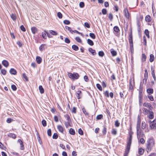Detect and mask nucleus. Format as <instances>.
Here are the masks:
<instances>
[{"instance_id": "f257e3e1", "label": "nucleus", "mask_w": 156, "mask_h": 156, "mask_svg": "<svg viewBox=\"0 0 156 156\" xmlns=\"http://www.w3.org/2000/svg\"><path fill=\"white\" fill-rule=\"evenodd\" d=\"M154 145V141L152 138H149L146 143V149L147 152H150Z\"/></svg>"}, {"instance_id": "f03ea898", "label": "nucleus", "mask_w": 156, "mask_h": 156, "mask_svg": "<svg viewBox=\"0 0 156 156\" xmlns=\"http://www.w3.org/2000/svg\"><path fill=\"white\" fill-rule=\"evenodd\" d=\"M133 133H129V137L128 140V141L127 143V144L126 146V149L125 150V152L124 153V156H127L128 154H129V151L130 146L132 143Z\"/></svg>"}, {"instance_id": "7ed1b4c3", "label": "nucleus", "mask_w": 156, "mask_h": 156, "mask_svg": "<svg viewBox=\"0 0 156 156\" xmlns=\"http://www.w3.org/2000/svg\"><path fill=\"white\" fill-rule=\"evenodd\" d=\"M68 76L70 79L73 80L78 79L80 77L79 74L76 73H68Z\"/></svg>"}, {"instance_id": "20e7f679", "label": "nucleus", "mask_w": 156, "mask_h": 156, "mask_svg": "<svg viewBox=\"0 0 156 156\" xmlns=\"http://www.w3.org/2000/svg\"><path fill=\"white\" fill-rule=\"evenodd\" d=\"M142 90H139V103L140 106H141L143 101V94Z\"/></svg>"}, {"instance_id": "39448f33", "label": "nucleus", "mask_w": 156, "mask_h": 156, "mask_svg": "<svg viewBox=\"0 0 156 156\" xmlns=\"http://www.w3.org/2000/svg\"><path fill=\"white\" fill-rule=\"evenodd\" d=\"M140 124H141V119H140V115H138V120H137V123L136 128L137 135H138V131H139V130L140 128Z\"/></svg>"}, {"instance_id": "423d86ee", "label": "nucleus", "mask_w": 156, "mask_h": 156, "mask_svg": "<svg viewBox=\"0 0 156 156\" xmlns=\"http://www.w3.org/2000/svg\"><path fill=\"white\" fill-rule=\"evenodd\" d=\"M151 74L154 79V80L155 81L156 80V78L154 73V66H151Z\"/></svg>"}, {"instance_id": "0eeeda50", "label": "nucleus", "mask_w": 156, "mask_h": 156, "mask_svg": "<svg viewBox=\"0 0 156 156\" xmlns=\"http://www.w3.org/2000/svg\"><path fill=\"white\" fill-rule=\"evenodd\" d=\"M156 125V120H154L150 123V126L151 129H155Z\"/></svg>"}, {"instance_id": "6e6552de", "label": "nucleus", "mask_w": 156, "mask_h": 156, "mask_svg": "<svg viewBox=\"0 0 156 156\" xmlns=\"http://www.w3.org/2000/svg\"><path fill=\"white\" fill-rule=\"evenodd\" d=\"M124 15H125L126 18L127 19H129V14L128 9L127 8H125L124 9Z\"/></svg>"}, {"instance_id": "1a4fd4ad", "label": "nucleus", "mask_w": 156, "mask_h": 156, "mask_svg": "<svg viewBox=\"0 0 156 156\" xmlns=\"http://www.w3.org/2000/svg\"><path fill=\"white\" fill-rule=\"evenodd\" d=\"M18 142L19 143L20 145V149L21 150H24V147L23 141L20 139H19L18 140Z\"/></svg>"}, {"instance_id": "9d476101", "label": "nucleus", "mask_w": 156, "mask_h": 156, "mask_svg": "<svg viewBox=\"0 0 156 156\" xmlns=\"http://www.w3.org/2000/svg\"><path fill=\"white\" fill-rule=\"evenodd\" d=\"M76 96L78 99L81 98L82 97L81 91L80 90H78L76 92Z\"/></svg>"}, {"instance_id": "9b49d317", "label": "nucleus", "mask_w": 156, "mask_h": 156, "mask_svg": "<svg viewBox=\"0 0 156 156\" xmlns=\"http://www.w3.org/2000/svg\"><path fill=\"white\" fill-rule=\"evenodd\" d=\"M129 41L130 42H133V36H132V29H131L130 32L129 33Z\"/></svg>"}, {"instance_id": "f8f14e48", "label": "nucleus", "mask_w": 156, "mask_h": 156, "mask_svg": "<svg viewBox=\"0 0 156 156\" xmlns=\"http://www.w3.org/2000/svg\"><path fill=\"white\" fill-rule=\"evenodd\" d=\"M31 30L32 33L34 34L38 31V29L35 27H32Z\"/></svg>"}, {"instance_id": "ddd939ff", "label": "nucleus", "mask_w": 156, "mask_h": 156, "mask_svg": "<svg viewBox=\"0 0 156 156\" xmlns=\"http://www.w3.org/2000/svg\"><path fill=\"white\" fill-rule=\"evenodd\" d=\"M2 64L6 67H7L9 65L8 62L5 60H3L2 62Z\"/></svg>"}, {"instance_id": "4468645a", "label": "nucleus", "mask_w": 156, "mask_h": 156, "mask_svg": "<svg viewBox=\"0 0 156 156\" xmlns=\"http://www.w3.org/2000/svg\"><path fill=\"white\" fill-rule=\"evenodd\" d=\"M10 74L15 75L17 73L16 71L13 68H11L9 71Z\"/></svg>"}, {"instance_id": "2eb2a0df", "label": "nucleus", "mask_w": 156, "mask_h": 156, "mask_svg": "<svg viewBox=\"0 0 156 156\" xmlns=\"http://www.w3.org/2000/svg\"><path fill=\"white\" fill-rule=\"evenodd\" d=\"M112 56H114L117 55V52L114 49L112 48L110 50Z\"/></svg>"}, {"instance_id": "dca6fc26", "label": "nucleus", "mask_w": 156, "mask_h": 156, "mask_svg": "<svg viewBox=\"0 0 156 156\" xmlns=\"http://www.w3.org/2000/svg\"><path fill=\"white\" fill-rule=\"evenodd\" d=\"M89 51L93 55H95L96 52L95 50L91 48H90L88 49Z\"/></svg>"}, {"instance_id": "f3484780", "label": "nucleus", "mask_w": 156, "mask_h": 156, "mask_svg": "<svg viewBox=\"0 0 156 156\" xmlns=\"http://www.w3.org/2000/svg\"><path fill=\"white\" fill-rule=\"evenodd\" d=\"M8 136L9 137H11L13 139H15L16 137V135L12 133H9L8 134Z\"/></svg>"}, {"instance_id": "a211bd4d", "label": "nucleus", "mask_w": 156, "mask_h": 156, "mask_svg": "<svg viewBox=\"0 0 156 156\" xmlns=\"http://www.w3.org/2000/svg\"><path fill=\"white\" fill-rule=\"evenodd\" d=\"M150 114L148 115V118L150 119H152L154 118V113L152 111L149 112Z\"/></svg>"}, {"instance_id": "6ab92c4d", "label": "nucleus", "mask_w": 156, "mask_h": 156, "mask_svg": "<svg viewBox=\"0 0 156 156\" xmlns=\"http://www.w3.org/2000/svg\"><path fill=\"white\" fill-rule=\"evenodd\" d=\"M36 61L38 64H40L41 62L42 59L39 56H37L36 58Z\"/></svg>"}, {"instance_id": "aec40b11", "label": "nucleus", "mask_w": 156, "mask_h": 156, "mask_svg": "<svg viewBox=\"0 0 156 156\" xmlns=\"http://www.w3.org/2000/svg\"><path fill=\"white\" fill-rule=\"evenodd\" d=\"M57 128L58 130L61 133H63V129L61 125H58L57 126Z\"/></svg>"}, {"instance_id": "412c9836", "label": "nucleus", "mask_w": 156, "mask_h": 156, "mask_svg": "<svg viewBox=\"0 0 156 156\" xmlns=\"http://www.w3.org/2000/svg\"><path fill=\"white\" fill-rule=\"evenodd\" d=\"M87 43L90 46H93L94 44L93 41L89 39H88L87 40Z\"/></svg>"}, {"instance_id": "4be33fe9", "label": "nucleus", "mask_w": 156, "mask_h": 156, "mask_svg": "<svg viewBox=\"0 0 156 156\" xmlns=\"http://www.w3.org/2000/svg\"><path fill=\"white\" fill-rule=\"evenodd\" d=\"M39 89L40 90V93L41 94H43L44 92V90L42 86L40 85L39 87Z\"/></svg>"}, {"instance_id": "5701e85b", "label": "nucleus", "mask_w": 156, "mask_h": 156, "mask_svg": "<svg viewBox=\"0 0 156 156\" xmlns=\"http://www.w3.org/2000/svg\"><path fill=\"white\" fill-rule=\"evenodd\" d=\"M82 111L85 115L86 116H88L89 115V113L86 110L84 107L82 108Z\"/></svg>"}, {"instance_id": "b1692460", "label": "nucleus", "mask_w": 156, "mask_h": 156, "mask_svg": "<svg viewBox=\"0 0 156 156\" xmlns=\"http://www.w3.org/2000/svg\"><path fill=\"white\" fill-rule=\"evenodd\" d=\"M111 133L114 136L116 135L117 134V129L115 128L112 129Z\"/></svg>"}, {"instance_id": "393cba45", "label": "nucleus", "mask_w": 156, "mask_h": 156, "mask_svg": "<svg viewBox=\"0 0 156 156\" xmlns=\"http://www.w3.org/2000/svg\"><path fill=\"white\" fill-rule=\"evenodd\" d=\"M69 133L70 134L72 135H74L75 134V132L74 130L72 129V128H71L69 130Z\"/></svg>"}, {"instance_id": "a878e982", "label": "nucleus", "mask_w": 156, "mask_h": 156, "mask_svg": "<svg viewBox=\"0 0 156 156\" xmlns=\"http://www.w3.org/2000/svg\"><path fill=\"white\" fill-rule=\"evenodd\" d=\"M154 56L153 54H151L150 55L149 61L150 62H152L154 60Z\"/></svg>"}, {"instance_id": "bb28decb", "label": "nucleus", "mask_w": 156, "mask_h": 156, "mask_svg": "<svg viewBox=\"0 0 156 156\" xmlns=\"http://www.w3.org/2000/svg\"><path fill=\"white\" fill-rule=\"evenodd\" d=\"M72 48L73 50L75 51H77L79 50L78 47L77 45L74 44L72 45Z\"/></svg>"}, {"instance_id": "cd10ccee", "label": "nucleus", "mask_w": 156, "mask_h": 156, "mask_svg": "<svg viewBox=\"0 0 156 156\" xmlns=\"http://www.w3.org/2000/svg\"><path fill=\"white\" fill-rule=\"evenodd\" d=\"M144 150L141 148L139 149L138 152L140 155H142L144 153Z\"/></svg>"}, {"instance_id": "c85d7f7f", "label": "nucleus", "mask_w": 156, "mask_h": 156, "mask_svg": "<svg viewBox=\"0 0 156 156\" xmlns=\"http://www.w3.org/2000/svg\"><path fill=\"white\" fill-rule=\"evenodd\" d=\"M144 34L147 36V37L148 38H149L150 37L149 35V32L148 30L147 29H146L144 30Z\"/></svg>"}, {"instance_id": "c756f323", "label": "nucleus", "mask_w": 156, "mask_h": 156, "mask_svg": "<svg viewBox=\"0 0 156 156\" xmlns=\"http://www.w3.org/2000/svg\"><path fill=\"white\" fill-rule=\"evenodd\" d=\"M113 29L117 33L119 32L120 31L119 27L117 26L114 27Z\"/></svg>"}, {"instance_id": "7c9ffc66", "label": "nucleus", "mask_w": 156, "mask_h": 156, "mask_svg": "<svg viewBox=\"0 0 156 156\" xmlns=\"http://www.w3.org/2000/svg\"><path fill=\"white\" fill-rule=\"evenodd\" d=\"M103 115L102 114L98 115L96 117V119L97 120H100L103 119Z\"/></svg>"}, {"instance_id": "2f4dec72", "label": "nucleus", "mask_w": 156, "mask_h": 156, "mask_svg": "<svg viewBox=\"0 0 156 156\" xmlns=\"http://www.w3.org/2000/svg\"><path fill=\"white\" fill-rule=\"evenodd\" d=\"M147 92L148 94H152L153 93V90L152 88H148L147 89Z\"/></svg>"}, {"instance_id": "473e14b6", "label": "nucleus", "mask_w": 156, "mask_h": 156, "mask_svg": "<svg viewBox=\"0 0 156 156\" xmlns=\"http://www.w3.org/2000/svg\"><path fill=\"white\" fill-rule=\"evenodd\" d=\"M107 132V128L105 126H103V129L102 130V133L103 135H105Z\"/></svg>"}, {"instance_id": "72a5a7b5", "label": "nucleus", "mask_w": 156, "mask_h": 156, "mask_svg": "<svg viewBox=\"0 0 156 156\" xmlns=\"http://www.w3.org/2000/svg\"><path fill=\"white\" fill-rule=\"evenodd\" d=\"M65 28L66 30H67L68 31H69L71 33L73 34V30H71V29L70 27L67 26H66Z\"/></svg>"}, {"instance_id": "f704fd0d", "label": "nucleus", "mask_w": 156, "mask_h": 156, "mask_svg": "<svg viewBox=\"0 0 156 156\" xmlns=\"http://www.w3.org/2000/svg\"><path fill=\"white\" fill-rule=\"evenodd\" d=\"M115 125L116 127H119L120 126V123L118 120H116L115 122Z\"/></svg>"}, {"instance_id": "c9c22d12", "label": "nucleus", "mask_w": 156, "mask_h": 156, "mask_svg": "<svg viewBox=\"0 0 156 156\" xmlns=\"http://www.w3.org/2000/svg\"><path fill=\"white\" fill-rule=\"evenodd\" d=\"M146 127V124L144 122H142L141 125V127L143 129H144Z\"/></svg>"}, {"instance_id": "e433bc0d", "label": "nucleus", "mask_w": 156, "mask_h": 156, "mask_svg": "<svg viewBox=\"0 0 156 156\" xmlns=\"http://www.w3.org/2000/svg\"><path fill=\"white\" fill-rule=\"evenodd\" d=\"M143 106L147 107H151V106L150 104L147 103H144L143 104Z\"/></svg>"}, {"instance_id": "4c0bfd02", "label": "nucleus", "mask_w": 156, "mask_h": 156, "mask_svg": "<svg viewBox=\"0 0 156 156\" xmlns=\"http://www.w3.org/2000/svg\"><path fill=\"white\" fill-rule=\"evenodd\" d=\"M96 86L98 89L100 91H102V87L101 85L99 83L96 84Z\"/></svg>"}, {"instance_id": "58836bf2", "label": "nucleus", "mask_w": 156, "mask_h": 156, "mask_svg": "<svg viewBox=\"0 0 156 156\" xmlns=\"http://www.w3.org/2000/svg\"><path fill=\"white\" fill-rule=\"evenodd\" d=\"M50 33L53 35H56L57 34V33L56 31L52 30H50Z\"/></svg>"}, {"instance_id": "ea45409f", "label": "nucleus", "mask_w": 156, "mask_h": 156, "mask_svg": "<svg viewBox=\"0 0 156 156\" xmlns=\"http://www.w3.org/2000/svg\"><path fill=\"white\" fill-rule=\"evenodd\" d=\"M89 36L93 39H95L96 38L95 35L93 33H90Z\"/></svg>"}, {"instance_id": "a19ab883", "label": "nucleus", "mask_w": 156, "mask_h": 156, "mask_svg": "<svg viewBox=\"0 0 156 156\" xmlns=\"http://www.w3.org/2000/svg\"><path fill=\"white\" fill-rule=\"evenodd\" d=\"M75 40L78 43H81L82 42V41L81 39L78 37H76L75 38Z\"/></svg>"}, {"instance_id": "79ce46f5", "label": "nucleus", "mask_w": 156, "mask_h": 156, "mask_svg": "<svg viewBox=\"0 0 156 156\" xmlns=\"http://www.w3.org/2000/svg\"><path fill=\"white\" fill-rule=\"evenodd\" d=\"M45 45V44H42L39 48V50L41 51H42L44 49V47Z\"/></svg>"}, {"instance_id": "37998d69", "label": "nucleus", "mask_w": 156, "mask_h": 156, "mask_svg": "<svg viewBox=\"0 0 156 156\" xmlns=\"http://www.w3.org/2000/svg\"><path fill=\"white\" fill-rule=\"evenodd\" d=\"M148 73L147 70L146 69L145 70V73L144 74V78H148Z\"/></svg>"}, {"instance_id": "c03bdc74", "label": "nucleus", "mask_w": 156, "mask_h": 156, "mask_svg": "<svg viewBox=\"0 0 156 156\" xmlns=\"http://www.w3.org/2000/svg\"><path fill=\"white\" fill-rule=\"evenodd\" d=\"M98 54L99 56L102 57H103L105 54L104 52L102 51H99Z\"/></svg>"}, {"instance_id": "a18cd8bd", "label": "nucleus", "mask_w": 156, "mask_h": 156, "mask_svg": "<svg viewBox=\"0 0 156 156\" xmlns=\"http://www.w3.org/2000/svg\"><path fill=\"white\" fill-rule=\"evenodd\" d=\"M146 60V56L144 54H142V61L144 62Z\"/></svg>"}, {"instance_id": "49530a36", "label": "nucleus", "mask_w": 156, "mask_h": 156, "mask_svg": "<svg viewBox=\"0 0 156 156\" xmlns=\"http://www.w3.org/2000/svg\"><path fill=\"white\" fill-rule=\"evenodd\" d=\"M48 135L49 136H51V129H48L47 130Z\"/></svg>"}, {"instance_id": "de8ad7c7", "label": "nucleus", "mask_w": 156, "mask_h": 156, "mask_svg": "<svg viewBox=\"0 0 156 156\" xmlns=\"http://www.w3.org/2000/svg\"><path fill=\"white\" fill-rule=\"evenodd\" d=\"M65 117L66 119L68 122H69L71 121L70 117L68 115H65Z\"/></svg>"}, {"instance_id": "09e8293b", "label": "nucleus", "mask_w": 156, "mask_h": 156, "mask_svg": "<svg viewBox=\"0 0 156 156\" xmlns=\"http://www.w3.org/2000/svg\"><path fill=\"white\" fill-rule=\"evenodd\" d=\"M148 97L149 99H150V100H151V101H154V99L153 96L152 95L149 94L148 95Z\"/></svg>"}, {"instance_id": "8fccbe9b", "label": "nucleus", "mask_w": 156, "mask_h": 156, "mask_svg": "<svg viewBox=\"0 0 156 156\" xmlns=\"http://www.w3.org/2000/svg\"><path fill=\"white\" fill-rule=\"evenodd\" d=\"M58 137V134L56 133H55L53 135L52 138L54 139H57Z\"/></svg>"}, {"instance_id": "3c124183", "label": "nucleus", "mask_w": 156, "mask_h": 156, "mask_svg": "<svg viewBox=\"0 0 156 156\" xmlns=\"http://www.w3.org/2000/svg\"><path fill=\"white\" fill-rule=\"evenodd\" d=\"M1 73L3 75H5L6 74V71L5 69H2L1 70Z\"/></svg>"}, {"instance_id": "603ef678", "label": "nucleus", "mask_w": 156, "mask_h": 156, "mask_svg": "<svg viewBox=\"0 0 156 156\" xmlns=\"http://www.w3.org/2000/svg\"><path fill=\"white\" fill-rule=\"evenodd\" d=\"M44 32H45L48 37H50V38H51V37H52V36L48 32V31H47V30H44Z\"/></svg>"}, {"instance_id": "864d4df0", "label": "nucleus", "mask_w": 156, "mask_h": 156, "mask_svg": "<svg viewBox=\"0 0 156 156\" xmlns=\"http://www.w3.org/2000/svg\"><path fill=\"white\" fill-rule=\"evenodd\" d=\"M63 23L66 25H69L70 24V22L69 20H64Z\"/></svg>"}, {"instance_id": "5fc2aeb1", "label": "nucleus", "mask_w": 156, "mask_h": 156, "mask_svg": "<svg viewBox=\"0 0 156 156\" xmlns=\"http://www.w3.org/2000/svg\"><path fill=\"white\" fill-rule=\"evenodd\" d=\"M78 132L79 133L80 135H82L83 134V130H82V129L81 128H80L79 129Z\"/></svg>"}, {"instance_id": "6e6d98bb", "label": "nucleus", "mask_w": 156, "mask_h": 156, "mask_svg": "<svg viewBox=\"0 0 156 156\" xmlns=\"http://www.w3.org/2000/svg\"><path fill=\"white\" fill-rule=\"evenodd\" d=\"M129 90H131L132 91L133 90V87L132 85L131 82H130L129 84Z\"/></svg>"}, {"instance_id": "4d7b16f0", "label": "nucleus", "mask_w": 156, "mask_h": 156, "mask_svg": "<svg viewBox=\"0 0 156 156\" xmlns=\"http://www.w3.org/2000/svg\"><path fill=\"white\" fill-rule=\"evenodd\" d=\"M65 42L66 43L69 44L70 43V40L68 38H66L65 39Z\"/></svg>"}, {"instance_id": "13d9d810", "label": "nucleus", "mask_w": 156, "mask_h": 156, "mask_svg": "<svg viewBox=\"0 0 156 156\" xmlns=\"http://www.w3.org/2000/svg\"><path fill=\"white\" fill-rule=\"evenodd\" d=\"M42 123L43 126H46V125H47L46 122V121L45 120H44L43 119L42 120Z\"/></svg>"}, {"instance_id": "bf43d9fd", "label": "nucleus", "mask_w": 156, "mask_h": 156, "mask_svg": "<svg viewBox=\"0 0 156 156\" xmlns=\"http://www.w3.org/2000/svg\"><path fill=\"white\" fill-rule=\"evenodd\" d=\"M11 88L14 91L16 90L17 89L16 86L14 85H12Z\"/></svg>"}, {"instance_id": "052dcab7", "label": "nucleus", "mask_w": 156, "mask_h": 156, "mask_svg": "<svg viewBox=\"0 0 156 156\" xmlns=\"http://www.w3.org/2000/svg\"><path fill=\"white\" fill-rule=\"evenodd\" d=\"M46 34L45 32H44V33L43 32L42 33V36L44 39H46L47 38Z\"/></svg>"}, {"instance_id": "680f3d73", "label": "nucleus", "mask_w": 156, "mask_h": 156, "mask_svg": "<svg viewBox=\"0 0 156 156\" xmlns=\"http://www.w3.org/2000/svg\"><path fill=\"white\" fill-rule=\"evenodd\" d=\"M57 16L59 19H61L62 17V14L60 12H58Z\"/></svg>"}, {"instance_id": "e2e57ef3", "label": "nucleus", "mask_w": 156, "mask_h": 156, "mask_svg": "<svg viewBox=\"0 0 156 156\" xmlns=\"http://www.w3.org/2000/svg\"><path fill=\"white\" fill-rule=\"evenodd\" d=\"M20 28L23 31L25 32L26 31V29L23 25H22L20 26Z\"/></svg>"}, {"instance_id": "0e129e2a", "label": "nucleus", "mask_w": 156, "mask_h": 156, "mask_svg": "<svg viewBox=\"0 0 156 156\" xmlns=\"http://www.w3.org/2000/svg\"><path fill=\"white\" fill-rule=\"evenodd\" d=\"M23 76L26 81H27L28 80V77L25 73L23 74Z\"/></svg>"}, {"instance_id": "69168bd1", "label": "nucleus", "mask_w": 156, "mask_h": 156, "mask_svg": "<svg viewBox=\"0 0 156 156\" xmlns=\"http://www.w3.org/2000/svg\"><path fill=\"white\" fill-rule=\"evenodd\" d=\"M79 5L81 8H83L84 6V3L83 2H81L79 4Z\"/></svg>"}, {"instance_id": "338daca9", "label": "nucleus", "mask_w": 156, "mask_h": 156, "mask_svg": "<svg viewBox=\"0 0 156 156\" xmlns=\"http://www.w3.org/2000/svg\"><path fill=\"white\" fill-rule=\"evenodd\" d=\"M84 26L87 28H89L90 27V24L87 22L85 23Z\"/></svg>"}, {"instance_id": "774afa93", "label": "nucleus", "mask_w": 156, "mask_h": 156, "mask_svg": "<svg viewBox=\"0 0 156 156\" xmlns=\"http://www.w3.org/2000/svg\"><path fill=\"white\" fill-rule=\"evenodd\" d=\"M105 95L108 98L109 97V92L108 91L106 90L105 91Z\"/></svg>"}]
</instances>
